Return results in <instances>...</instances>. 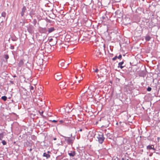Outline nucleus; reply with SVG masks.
<instances>
[{"instance_id": "obj_1", "label": "nucleus", "mask_w": 160, "mask_h": 160, "mask_svg": "<svg viewBox=\"0 0 160 160\" xmlns=\"http://www.w3.org/2000/svg\"><path fill=\"white\" fill-rule=\"evenodd\" d=\"M97 138L98 139V141L99 143L101 144L102 143L105 139V138L103 137V135L101 133L98 135Z\"/></svg>"}, {"instance_id": "obj_2", "label": "nucleus", "mask_w": 160, "mask_h": 160, "mask_svg": "<svg viewBox=\"0 0 160 160\" xmlns=\"http://www.w3.org/2000/svg\"><path fill=\"white\" fill-rule=\"evenodd\" d=\"M74 138L65 137V140L68 144H72Z\"/></svg>"}, {"instance_id": "obj_3", "label": "nucleus", "mask_w": 160, "mask_h": 160, "mask_svg": "<svg viewBox=\"0 0 160 160\" xmlns=\"http://www.w3.org/2000/svg\"><path fill=\"white\" fill-rule=\"evenodd\" d=\"M54 78L57 80H60L62 78L61 74L60 73L56 74L54 75Z\"/></svg>"}, {"instance_id": "obj_4", "label": "nucleus", "mask_w": 160, "mask_h": 160, "mask_svg": "<svg viewBox=\"0 0 160 160\" xmlns=\"http://www.w3.org/2000/svg\"><path fill=\"white\" fill-rule=\"evenodd\" d=\"M26 10V8L25 6L23 7L22 8V12H21V15L23 16L24 15V13Z\"/></svg>"}, {"instance_id": "obj_5", "label": "nucleus", "mask_w": 160, "mask_h": 160, "mask_svg": "<svg viewBox=\"0 0 160 160\" xmlns=\"http://www.w3.org/2000/svg\"><path fill=\"white\" fill-rule=\"evenodd\" d=\"M64 64V61L63 60H62L59 61L58 62V65L59 67H62L63 66Z\"/></svg>"}, {"instance_id": "obj_6", "label": "nucleus", "mask_w": 160, "mask_h": 160, "mask_svg": "<svg viewBox=\"0 0 160 160\" xmlns=\"http://www.w3.org/2000/svg\"><path fill=\"white\" fill-rule=\"evenodd\" d=\"M60 88L61 89H63L65 88L66 87L65 86V82H60Z\"/></svg>"}, {"instance_id": "obj_7", "label": "nucleus", "mask_w": 160, "mask_h": 160, "mask_svg": "<svg viewBox=\"0 0 160 160\" xmlns=\"http://www.w3.org/2000/svg\"><path fill=\"white\" fill-rule=\"evenodd\" d=\"M124 63V62L123 61L119 62L118 63V68H120L121 69H122L125 66H122V65Z\"/></svg>"}, {"instance_id": "obj_8", "label": "nucleus", "mask_w": 160, "mask_h": 160, "mask_svg": "<svg viewBox=\"0 0 160 160\" xmlns=\"http://www.w3.org/2000/svg\"><path fill=\"white\" fill-rule=\"evenodd\" d=\"M76 154L75 152L74 151H71L70 152L68 153L69 155L71 157H74Z\"/></svg>"}, {"instance_id": "obj_9", "label": "nucleus", "mask_w": 160, "mask_h": 160, "mask_svg": "<svg viewBox=\"0 0 160 160\" xmlns=\"http://www.w3.org/2000/svg\"><path fill=\"white\" fill-rule=\"evenodd\" d=\"M147 148L148 149H153L155 150V149L154 148V146L153 145L150 146V145L148 146L147 147Z\"/></svg>"}, {"instance_id": "obj_10", "label": "nucleus", "mask_w": 160, "mask_h": 160, "mask_svg": "<svg viewBox=\"0 0 160 160\" xmlns=\"http://www.w3.org/2000/svg\"><path fill=\"white\" fill-rule=\"evenodd\" d=\"M55 29L53 27H52L51 28H48V32L49 33L52 32L54 31Z\"/></svg>"}, {"instance_id": "obj_11", "label": "nucleus", "mask_w": 160, "mask_h": 160, "mask_svg": "<svg viewBox=\"0 0 160 160\" xmlns=\"http://www.w3.org/2000/svg\"><path fill=\"white\" fill-rule=\"evenodd\" d=\"M43 156L46 157L47 158H50V155L49 154L45 152L43 154Z\"/></svg>"}, {"instance_id": "obj_12", "label": "nucleus", "mask_w": 160, "mask_h": 160, "mask_svg": "<svg viewBox=\"0 0 160 160\" xmlns=\"http://www.w3.org/2000/svg\"><path fill=\"white\" fill-rule=\"evenodd\" d=\"M151 37L149 35H147L146 36L145 38V39L146 41H149L151 39Z\"/></svg>"}, {"instance_id": "obj_13", "label": "nucleus", "mask_w": 160, "mask_h": 160, "mask_svg": "<svg viewBox=\"0 0 160 160\" xmlns=\"http://www.w3.org/2000/svg\"><path fill=\"white\" fill-rule=\"evenodd\" d=\"M24 62L22 60H20L18 63V66L19 67H21L23 64Z\"/></svg>"}, {"instance_id": "obj_14", "label": "nucleus", "mask_w": 160, "mask_h": 160, "mask_svg": "<svg viewBox=\"0 0 160 160\" xmlns=\"http://www.w3.org/2000/svg\"><path fill=\"white\" fill-rule=\"evenodd\" d=\"M4 132L0 133V140H2L4 135Z\"/></svg>"}, {"instance_id": "obj_15", "label": "nucleus", "mask_w": 160, "mask_h": 160, "mask_svg": "<svg viewBox=\"0 0 160 160\" xmlns=\"http://www.w3.org/2000/svg\"><path fill=\"white\" fill-rule=\"evenodd\" d=\"M6 14L5 12H2V13L1 15L2 17L5 18L6 16Z\"/></svg>"}, {"instance_id": "obj_16", "label": "nucleus", "mask_w": 160, "mask_h": 160, "mask_svg": "<svg viewBox=\"0 0 160 160\" xmlns=\"http://www.w3.org/2000/svg\"><path fill=\"white\" fill-rule=\"evenodd\" d=\"M1 98L4 101H6L7 99V97L5 96H3Z\"/></svg>"}, {"instance_id": "obj_17", "label": "nucleus", "mask_w": 160, "mask_h": 160, "mask_svg": "<svg viewBox=\"0 0 160 160\" xmlns=\"http://www.w3.org/2000/svg\"><path fill=\"white\" fill-rule=\"evenodd\" d=\"M65 122V120H60L58 121V124H61Z\"/></svg>"}, {"instance_id": "obj_18", "label": "nucleus", "mask_w": 160, "mask_h": 160, "mask_svg": "<svg viewBox=\"0 0 160 160\" xmlns=\"http://www.w3.org/2000/svg\"><path fill=\"white\" fill-rule=\"evenodd\" d=\"M4 58L6 59V61H7V59L9 58V56L8 54L4 55Z\"/></svg>"}, {"instance_id": "obj_19", "label": "nucleus", "mask_w": 160, "mask_h": 160, "mask_svg": "<svg viewBox=\"0 0 160 160\" xmlns=\"http://www.w3.org/2000/svg\"><path fill=\"white\" fill-rule=\"evenodd\" d=\"M2 142L3 145H6L7 144V142L5 140H2Z\"/></svg>"}, {"instance_id": "obj_20", "label": "nucleus", "mask_w": 160, "mask_h": 160, "mask_svg": "<svg viewBox=\"0 0 160 160\" xmlns=\"http://www.w3.org/2000/svg\"><path fill=\"white\" fill-rule=\"evenodd\" d=\"M30 89L31 90H33V89H34V88L33 86H30ZM31 91V92H32V91Z\"/></svg>"}, {"instance_id": "obj_21", "label": "nucleus", "mask_w": 160, "mask_h": 160, "mask_svg": "<svg viewBox=\"0 0 160 160\" xmlns=\"http://www.w3.org/2000/svg\"><path fill=\"white\" fill-rule=\"evenodd\" d=\"M117 58L118 57L117 56H115L114 57L112 58V60L113 61H115Z\"/></svg>"}, {"instance_id": "obj_22", "label": "nucleus", "mask_w": 160, "mask_h": 160, "mask_svg": "<svg viewBox=\"0 0 160 160\" xmlns=\"http://www.w3.org/2000/svg\"><path fill=\"white\" fill-rule=\"evenodd\" d=\"M151 90V88L149 87H148L147 89V90L148 91H150Z\"/></svg>"}, {"instance_id": "obj_23", "label": "nucleus", "mask_w": 160, "mask_h": 160, "mask_svg": "<svg viewBox=\"0 0 160 160\" xmlns=\"http://www.w3.org/2000/svg\"><path fill=\"white\" fill-rule=\"evenodd\" d=\"M105 70V72L103 74H106V73H107L106 69H105V68H104L103 69H101V70Z\"/></svg>"}, {"instance_id": "obj_24", "label": "nucleus", "mask_w": 160, "mask_h": 160, "mask_svg": "<svg viewBox=\"0 0 160 160\" xmlns=\"http://www.w3.org/2000/svg\"><path fill=\"white\" fill-rule=\"evenodd\" d=\"M82 77H80V79L78 80V83H79L82 80Z\"/></svg>"}, {"instance_id": "obj_25", "label": "nucleus", "mask_w": 160, "mask_h": 160, "mask_svg": "<svg viewBox=\"0 0 160 160\" xmlns=\"http://www.w3.org/2000/svg\"><path fill=\"white\" fill-rule=\"evenodd\" d=\"M122 57V56L121 54L119 55L118 57V59H121Z\"/></svg>"}, {"instance_id": "obj_26", "label": "nucleus", "mask_w": 160, "mask_h": 160, "mask_svg": "<svg viewBox=\"0 0 160 160\" xmlns=\"http://www.w3.org/2000/svg\"><path fill=\"white\" fill-rule=\"evenodd\" d=\"M39 113H40V115H42V114L43 113V112L42 111H41V112L40 111H39Z\"/></svg>"}, {"instance_id": "obj_27", "label": "nucleus", "mask_w": 160, "mask_h": 160, "mask_svg": "<svg viewBox=\"0 0 160 160\" xmlns=\"http://www.w3.org/2000/svg\"><path fill=\"white\" fill-rule=\"evenodd\" d=\"M10 48L11 49H13L14 48V46H11L10 47Z\"/></svg>"}, {"instance_id": "obj_28", "label": "nucleus", "mask_w": 160, "mask_h": 160, "mask_svg": "<svg viewBox=\"0 0 160 160\" xmlns=\"http://www.w3.org/2000/svg\"><path fill=\"white\" fill-rule=\"evenodd\" d=\"M98 68H96L94 72H97L98 71Z\"/></svg>"}, {"instance_id": "obj_29", "label": "nucleus", "mask_w": 160, "mask_h": 160, "mask_svg": "<svg viewBox=\"0 0 160 160\" xmlns=\"http://www.w3.org/2000/svg\"><path fill=\"white\" fill-rule=\"evenodd\" d=\"M58 121H57V120H52V122H57Z\"/></svg>"}, {"instance_id": "obj_30", "label": "nucleus", "mask_w": 160, "mask_h": 160, "mask_svg": "<svg viewBox=\"0 0 160 160\" xmlns=\"http://www.w3.org/2000/svg\"><path fill=\"white\" fill-rule=\"evenodd\" d=\"M32 150V148H31L30 149H29V151L31 152Z\"/></svg>"}, {"instance_id": "obj_31", "label": "nucleus", "mask_w": 160, "mask_h": 160, "mask_svg": "<svg viewBox=\"0 0 160 160\" xmlns=\"http://www.w3.org/2000/svg\"><path fill=\"white\" fill-rule=\"evenodd\" d=\"M41 62L40 63H42V59H41L40 60Z\"/></svg>"}, {"instance_id": "obj_32", "label": "nucleus", "mask_w": 160, "mask_h": 160, "mask_svg": "<svg viewBox=\"0 0 160 160\" xmlns=\"http://www.w3.org/2000/svg\"><path fill=\"white\" fill-rule=\"evenodd\" d=\"M80 131V132H81L82 131V129H80V130L78 131Z\"/></svg>"}, {"instance_id": "obj_33", "label": "nucleus", "mask_w": 160, "mask_h": 160, "mask_svg": "<svg viewBox=\"0 0 160 160\" xmlns=\"http://www.w3.org/2000/svg\"><path fill=\"white\" fill-rule=\"evenodd\" d=\"M52 40H53V39H52V38H51V39H50L49 41H52Z\"/></svg>"}, {"instance_id": "obj_34", "label": "nucleus", "mask_w": 160, "mask_h": 160, "mask_svg": "<svg viewBox=\"0 0 160 160\" xmlns=\"http://www.w3.org/2000/svg\"><path fill=\"white\" fill-rule=\"evenodd\" d=\"M159 139H160V138H159V137H158V141H159Z\"/></svg>"}, {"instance_id": "obj_35", "label": "nucleus", "mask_w": 160, "mask_h": 160, "mask_svg": "<svg viewBox=\"0 0 160 160\" xmlns=\"http://www.w3.org/2000/svg\"><path fill=\"white\" fill-rule=\"evenodd\" d=\"M57 139V138H53V140H56Z\"/></svg>"}, {"instance_id": "obj_36", "label": "nucleus", "mask_w": 160, "mask_h": 160, "mask_svg": "<svg viewBox=\"0 0 160 160\" xmlns=\"http://www.w3.org/2000/svg\"><path fill=\"white\" fill-rule=\"evenodd\" d=\"M78 77L77 76H76V78L77 79L78 78Z\"/></svg>"}, {"instance_id": "obj_37", "label": "nucleus", "mask_w": 160, "mask_h": 160, "mask_svg": "<svg viewBox=\"0 0 160 160\" xmlns=\"http://www.w3.org/2000/svg\"><path fill=\"white\" fill-rule=\"evenodd\" d=\"M122 160H124V158H122Z\"/></svg>"}, {"instance_id": "obj_38", "label": "nucleus", "mask_w": 160, "mask_h": 160, "mask_svg": "<svg viewBox=\"0 0 160 160\" xmlns=\"http://www.w3.org/2000/svg\"><path fill=\"white\" fill-rule=\"evenodd\" d=\"M56 41V42L55 43V44L56 43H57V41L56 40V41Z\"/></svg>"}, {"instance_id": "obj_39", "label": "nucleus", "mask_w": 160, "mask_h": 160, "mask_svg": "<svg viewBox=\"0 0 160 160\" xmlns=\"http://www.w3.org/2000/svg\"><path fill=\"white\" fill-rule=\"evenodd\" d=\"M101 52H99V54H101Z\"/></svg>"}, {"instance_id": "obj_40", "label": "nucleus", "mask_w": 160, "mask_h": 160, "mask_svg": "<svg viewBox=\"0 0 160 160\" xmlns=\"http://www.w3.org/2000/svg\"><path fill=\"white\" fill-rule=\"evenodd\" d=\"M16 77V76H14V77Z\"/></svg>"}, {"instance_id": "obj_41", "label": "nucleus", "mask_w": 160, "mask_h": 160, "mask_svg": "<svg viewBox=\"0 0 160 160\" xmlns=\"http://www.w3.org/2000/svg\"><path fill=\"white\" fill-rule=\"evenodd\" d=\"M50 152L49 151H48V153H49Z\"/></svg>"}]
</instances>
